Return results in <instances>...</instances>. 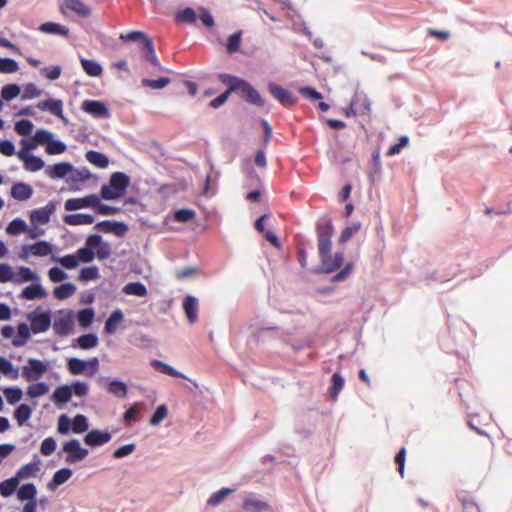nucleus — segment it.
Here are the masks:
<instances>
[{
	"label": "nucleus",
	"instance_id": "nucleus-47",
	"mask_svg": "<svg viewBox=\"0 0 512 512\" xmlns=\"http://www.w3.org/2000/svg\"><path fill=\"white\" fill-rule=\"evenodd\" d=\"M67 368L72 375H81L86 372V360L72 357L67 361Z\"/></svg>",
	"mask_w": 512,
	"mask_h": 512
},
{
	"label": "nucleus",
	"instance_id": "nucleus-21",
	"mask_svg": "<svg viewBox=\"0 0 512 512\" xmlns=\"http://www.w3.org/2000/svg\"><path fill=\"white\" fill-rule=\"evenodd\" d=\"M183 310L189 323H195L198 319V300L192 295H187L183 300Z\"/></svg>",
	"mask_w": 512,
	"mask_h": 512
},
{
	"label": "nucleus",
	"instance_id": "nucleus-54",
	"mask_svg": "<svg viewBox=\"0 0 512 512\" xmlns=\"http://www.w3.org/2000/svg\"><path fill=\"white\" fill-rule=\"evenodd\" d=\"M171 82L170 78L160 77L158 79L144 78L141 80V84L144 87H148L154 90H159L166 87Z\"/></svg>",
	"mask_w": 512,
	"mask_h": 512
},
{
	"label": "nucleus",
	"instance_id": "nucleus-34",
	"mask_svg": "<svg viewBox=\"0 0 512 512\" xmlns=\"http://www.w3.org/2000/svg\"><path fill=\"white\" fill-rule=\"evenodd\" d=\"M218 78L222 84L228 87L226 91H229V94L232 92H237L241 82L244 80L228 73H220Z\"/></svg>",
	"mask_w": 512,
	"mask_h": 512
},
{
	"label": "nucleus",
	"instance_id": "nucleus-2",
	"mask_svg": "<svg viewBox=\"0 0 512 512\" xmlns=\"http://www.w3.org/2000/svg\"><path fill=\"white\" fill-rule=\"evenodd\" d=\"M130 177L124 172L111 174L108 184H104L100 190V196L104 200H116L121 198L130 185Z\"/></svg>",
	"mask_w": 512,
	"mask_h": 512
},
{
	"label": "nucleus",
	"instance_id": "nucleus-43",
	"mask_svg": "<svg viewBox=\"0 0 512 512\" xmlns=\"http://www.w3.org/2000/svg\"><path fill=\"white\" fill-rule=\"evenodd\" d=\"M0 372L13 380L19 377V368L14 367L13 364L3 356H0Z\"/></svg>",
	"mask_w": 512,
	"mask_h": 512
},
{
	"label": "nucleus",
	"instance_id": "nucleus-23",
	"mask_svg": "<svg viewBox=\"0 0 512 512\" xmlns=\"http://www.w3.org/2000/svg\"><path fill=\"white\" fill-rule=\"evenodd\" d=\"M72 398V389L69 385L58 386L52 393L51 399L55 405L62 408Z\"/></svg>",
	"mask_w": 512,
	"mask_h": 512
},
{
	"label": "nucleus",
	"instance_id": "nucleus-46",
	"mask_svg": "<svg viewBox=\"0 0 512 512\" xmlns=\"http://www.w3.org/2000/svg\"><path fill=\"white\" fill-rule=\"evenodd\" d=\"M94 316L93 308H83L77 313V321L82 328H88L92 324Z\"/></svg>",
	"mask_w": 512,
	"mask_h": 512
},
{
	"label": "nucleus",
	"instance_id": "nucleus-12",
	"mask_svg": "<svg viewBox=\"0 0 512 512\" xmlns=\"http://www.w3.org/2000/svg\"><path fill=\"white\" fill-rule=\"evenodd\" d=\"M99 204V197L96 194H90L82 198H70L66 200L64 208L66 211H75L83 208H95Z\"/></svg>",
	"mask_w": 512,
	"mask_h": 512
},
{
	"label": "nucleus",
	"instance_id": "nucleus-16",
	"mask_svg": "<svg viewBox=\"0 0 512 512\" xmlns=\"http://www.w3.org/2000/svg\"><path fill=\"white\" fill-rule=\"evenodd\" d=\"M17 156L20 160L24 162V168L27 171L36 172L41 170L45 166V163L42 158L35 156L30 152L18 151Z\"/></svg>",
	"mask_w": 512,
	"mask_h": 512
},
{
	"label": "nucleus",
	"instance_id": "nucleus-40",
	"mask_svg": "<svg viewBox=\"0 0 512 512\" xmlns=\"http://www.w3.org/2000/svg\"><path fill=\"white\" fill-rule=\"evenodd\" d=\"M123 293H125L126 295H134V296H138V297H144L147 295V288L146 286L137 281V282H130L128 284H126L124 287H123Z\"/></svg>",
	"mask_w": 512,
	"mask_h": 512
},
{
	"label": "nucleus",
	"instance_id": "nucleus-33",
	"mask_svg": "<svg viewBox=\"0 0 512 512\" xmlns=\"http://www.w3.org/2000/svg\"><path fill=\"white\" fill-rule=\"evenodd\" d=\"M86 160L98 168H106L109 165V158L102 152L89 150L85 155Z\"/></svg>",
	"mask_w": 512,
	"mask_h": 512
},
{
	"label": "nucleus",
	"instance_id": "nucleus-39",
	"mask_svg": "<svg viewBox=\"0 0 512 512\" xmlns=\"http://www.w3.org/2000/svg\"><path fill=\"white\" fill-rule=\"evenodd\" d=\"M76 291V286L73 283H64L54 288V297L59 300H64L72 296Z\"/></svg>",
	"mask_w": 512,
	"mask_h": 512
},
{
	"label": "nucleus",
	"instance_id": "nucleus-64",
	"mask_svg": "<svg viewBox=\"0 0 512 512\" xmlns=\"http://www.w3.org/2000/svg\"><path fill=\"white\" fill-rule=\"evenodd\" d=\"M99 277V269L96 266L84 267L81 269L79 274V279L82 281L95 280Z\"/></svg>",
	"mask_w": 512,
	"mask_h": 512
},
{
	"label": "nucleus",
	"instance_id": "nucleus-28",
	"mask_svg": "<svg viewBox=\"0 0 512 512\" xmlns=\"http://www.w3.org/2000/svg\"><path fill=\"white\" fill-rule=\"evenodd\" d=\"M94 220L93 215L85 213L67 214L64 216V222L70 226L90 225Z\"/></svg>",
	"mask_w": 512,
	"mask_h": 512
},
{
	"label": "nucleus",
	"instance_id": "nucleus-30",
	"mask_svg": "<svg viewBox=\"0 0 512 512\" xmlns=\"http://www.w3.org/2000/svg\"><path fill=\"white\" fill-rule=\"evenodd\" d=\"M106 390L111 395L123 399L128 393L127 384L121 380L113 379L107 383Z\"/></svg>",
	"mask_w": 512,
	"mask_h": 512
},
{
	"label": "nucleus",
	"instance_id": "nucleus-56",
	"mask_svg": "<svg viewBox=\"0 0 512 512\" xmlns=\"http://www.w3.org/2000/svg\"><path fill=\"white\" fill-rule=\"evenodd\" d=\"M196 216V212L192 209L182 208L174 212V220L179 223H188Z\"/></svg>",
	"mask_w": 512,
	"mask_h": 512
},
{
	"label": "nucleus",
	"instance_id": "nucleus-26",
	"mask_svg": "<svg viewBox=\"0 0 512 512\" xmlns=\"http://www.w3.org/2000/svg\"><path fill=\"white\" fill-rule=\"evenodd\" d=\"M72 474L73 472L70 468H61L57 470L47 484L48 489L51 491L56 490L60 485L67 482Z\"/></svg>",
	"mask_w": 512,
	"mask_h": 512
},
{
	"label": "nucleus",
	"instance_id": "nucleus-3",
	"mask_svg": "<svg viewBox=\"0 0 512 512\" xmlns=\"http://www.w3.org/2000/svg\"><path fill=\"white\" fill-rule=\"evenodd\" d=\"M27 319L31 323V331L34 334L45 332L51 326V313L49 310L42 311L41 307H37L35 310L27 315Z\"/></svg>",
	"mask_w": 512,
	"mask_h": 512
},
{
	"label": "nucleus",
	"instance_id": "nucleus-9",
	"mask_svg": "<svg viewBox=\"0 0 512 512\" xmlns=\"http://www.w3.org/2000/svg\"><path fill=\"white\" fill-rule=\"evenodd\" d=\"M81 109L97 119H107L110 117L109 109L103 101L84 100L81 104Z\"/></svg>",
	"mask_w": 512,
	"mask_h": 512
},
{
	"label": "nucleus",
	"instance_id": "nucleus-15",
	"mask_svg": "<svg viewBox=\"0 0 512 512\" xmlns=\"http://www.w3.org/2000/svg\"><path fill=\"white\" fill-rule=\"evenodd\" d=\"M142 58L149 62L157 72H168V70L163 67L155 53V48L152 39L145 40V43L141 48Z\"/></svg>",
	"mask_w": 512,
	"mask_h": 512
},
{
	"label": "nucleus",
	"instance_id": "nucleus-24",
	"mask_svg": "<svg viewBox=\"0 0 512 512\" xmlns=\"http://www.w3.org/2000/svg\"><path fill=\"white\" fill-rule=\"evenodd\" d=\"M99 343L98 336L95 333H87L74 339L71 346L73 348H80L83 350H90L95 348Z\"/></svg>",
	"mask_w": 512,
	"mask_h": 512
},
{
	"label": "nucleus",
	"instance_id": "nucleus-41",
	"mask_svg": "<svg viewBox=\"0 0 512 512\" xmlns=\"http://www.w3.org/2000/svg\"><path fill=\"white\" fill-rule=\"evenodd\" d=\"M178 23L194 24L197 20L196 12L191 7H186L175 14Z\"/></svg>",
	"mask_w": 512,
	"mask_h": 512
},
{
	"label": "nucleus",
	"instance_id": "nucleus-8",
	"mask_svg": "<svg viewBox=\"0 0 512 512\" xmlns=\"http://www.w3.org/2000/svg\"><path fill=\"white\" fill-rule=\"evenodd\" d=\"M270 94L284 107H291L296 104L297 97L282 86L270 82L268 84Z\"/></svg>",
	"mask_w": 512,
	"mask_h": 512
},
{
	"label": "nucleus",
	"instance_id": "nucleus-25",
	"mask_svg": "<svg viewBox=\"0 0 512 512\" xmlns=\"http://www.w3.org/2000/svg\"><path fill=\"white\" fill-rule=\"evenodd\" d=\"M242 508L245 512H266L269 505L255 496H248L243 500Z\"/></svg>",
	"mask_w": 512,
	"mask_h": 512
},
{
	"label": "nucleus",
	"instance_id": "nucleus-44",
	"mask_svg": "<svg viewBox=\"0 0 512 512\" xmlns=\"http://www.w3.org/2000/svg\"><path fill=\"white\" fill-rule=\"evenodd\" d=\"M30 252L34 256L44 257L52 252V246L47 241L40 240L30 245Z\"/></svg>",
	"mask_w": 512,
	"mask_h": 512
},
{
	"label": "nucleus",
	"instance_id": "nucleus-32",
	"mask_svg": "<svg viewBox=\"0 0 512 512\" xmlns=\"http://www.w3.org/2000/svg\"><path fill=\"white\" fill-rule=\"evenodd\" d=\"M39 31L45 34L68 36L69 29L56 22H45L39 26Z\"/></svg>",
	"mask_w": 512,
	"mask_h": 512
},
{
	"label": "nucleus",
	"instance_id": "nucleus-13",
	"mask_svg": "<svg viewBox=\"0 0 512 512\" xmlns=\"http://www.w3.org/2000/svg\"><path fill=\"white\" fill-rule=\"evenodd\" d=\"M56 210V204L50 201L46 206L32 210L30 212V222L32 225H44L50 221L51 215Z\"/></svg>",
	"mask_w": 512,
	"mask_h": 512
},
{
	"label": "nucleus",
	"instance_id": "nucleus-49",
	"mask_svg": "<svg viewBox=\"0 0 512 512\" xmlns=\"http://www.w3.org/2000/svg\"><path fill=\"white\" fill-rule=\"evenodd\" d=\"M332 386L329 390L330 396L333 400H336L338 398V395L340 391L344 387V378L341 376L340 373L335 372L331 377Z\"/></svg>",
	"mask_w": 512,
	"mask_h": 512
},
{
	"label": "nucleus",
	"instance_id": "nucleus-51",
	"mask_svg": "<svg viewBox=\"0 0 512 512\" xmlns=\"http://www.w3.org/2000/svg\"><path fill=\"white\" fill-rule=\"evenodd\" d=\"M49 391V386L45 382H36L28 386L26 393L31 398H37L45 395Z\"/></svg>",
	"mask_w": 512,
	"mask_h": 512
},
{
	"label": "nucleus",
	"instance_id": "nucleus-20",
	"mask_svg": "<svg viewBox=\"0 0 512 512\" xmlns=\"http://www.w3.org/2000/svg\"><path fill=\"white\" fill-rule=\"evenodd\" d=\"M11 196L17 201H26L33 195V188L25 182H16L11 187Z\"/></svg>",
	"mask_w": 512,
	"mask_h": 512
},
{
	"label": "nucleus",
	"instance_id": "nucleus-35",
	"mask_svg": "<svg viewBox=\"0 0 512 512\" xmlns=\"http://www.w3.org/2000/svg\"><path fill=\"white\" fill-rule=\"evenodd\" d=\"M37 489L33 483L23 484L17 491V498L20 501H36Z\"/></svg>",
	"mask_w": 512,
	"mask_h": 512
},
{
	"label": "nucleus",
	"instance_id": "nucleus-45",
	"mask_svg": "<svg viewBox=\"0 0 512 512\" xmlns=\"http://www.w3.org/2000/svg\"><path fill=\"white\" fill-rule=\"evenodd\" d=\"M26 230H28V226L22 218L13 219L6 227L7 234L12 236L26 233Z\"/></svg>",
	"mask_w": 512,
	"mask_h": 512
},
{
	"label": "nucleus",
	"instance_id": "nucleus-11",
	"mask_svg": "<svg viewBox=\"0 0 512 512\" xmlns=\"http://www.w3.org/2000/svg\"><path fill=\"white\" fill-rule=\"evenodd\" d=\"M236 93H238L243 100L254 106L263 107L265 104V101L259 92L246 80L241 82V85Z\"/></svg>",
	"mask_w": 512,
	"mask_h": 512
},
{
	"label": "nucleus",
	"instance_id": "nucleus-31",
	"mask_svg": "<svg viewBox=\"0 0 512 512\" xmlns=\"http://www.w3.org/2000/svg\"><path fill=\"white\" fill-rule=\"evenodd\" d=\"M46 295V290L39 283L31 284L25 287L21 292V297L26 300L41 299Z\"/></svg>",
	"mask_w": 512,
	"mask_h": 512
},
{
	"label": "nucleus",
	"instance_id": "nucleus-5",
	"mask_svg": "<svg viewBox=\"0 0 512 512\" xmlns=\"http://www.w3.org/2000/svg\"><path fill=\"white\" fill-rule=\"evenodd\" d=\"M74 328L73 314L70 310H59L54 318L53 329L59 336H67Z\"/></svg>",
	"mask_w": 512,
	"mask_h": 512
},
{
	"label": "nucleus",
	"instance_id": "nucleus-10",
	"mask_svg": "<svg viewBox=\"0 0 512 512\" xmlns=\"http://www.w3.org/2000/svg\"><path fill=\"white\" fill-rule=\"evenodd\" d=\"M60 10L64 15L70 12L82 18H88L92 13L91 8L81 0H63Z\"/></svg>",
	"mask_w": 512,
	"mask_h": 512
},
{
	"label": "nucleus",
	"instance_id": "nucleus-52",
	"mask_svg": "<svg viewBox=\"0 0 512 512\" xmlns=\"http://www.w3.org/2000/svg\"><path fill=\"white\" fill-rule=\"evenodd\" d=\"M32 415V408L27 404H20L14 411L18 425L22 426Z\"/></svg>",
	"mask_w": 512,
	"mask_h": 512
},
{
	"label": "nucleus",
	"instance_id": "nucleus-62",
	"mask_svg": "<svg viewBox=\"0 0 512 512\" xmlns=\"http://www.w3.org/2000/svg\"><path fill=\"white\" fill-rule=\"evenodd\" d=\"M233 492V489L222 488L219 491L213 493L207 500V504L210 506H216L220 504L227 495Z\"/></svg>",
	"mask_w": 512,
	"mask_h": 512
},
{
	"label": "nucleus",
	"instance_id": "nucleus-36",
	"mask_svg": "<svg viewBox=\"0 0 512 512\" xmlns=\"http://www.w3.org/2000/svg\"><path fill=\"white\" fill-rule=\"evenodd\" d=\"M82 68L84 72L91 77H98L102 74L103 68L101 64L95 60H90L86 58L80 59Z\"/></svg>",
	"mask_w": 512,
	"mask_h": 512
},
{
	"label": "nucleus",
	"instance_id": "nucleus-19",
	"mask_svg": "<svg viewBox=\"0 0 512 512\" xmlns=\"http://www.w3.org/2000/svg\"><path fill=\"white\" fill-rule=\"evenodd\" d=\"M150 365L158 372L162 373V374H165V375H169V376H172V377H177V378H183V379H187L189 380L193 386L195 388L198 387L197 383L195 381H191L188 377H186L182 372L176 370L174 367H172L171 365L161 361V360H157V359H154L151 361Z\"/></svg>",
	"mask_w": 512,
	"mask_h": 512
},
{
	"label": "nucleus",
	"instance_id": "nucleus-29",
	"mask_svg": "<svg viewBox=\"0 0 512 512\" xmlns=\"http://www.w3.org/2000/svg\"><path fill=\"white\" fill-rule=\"evenodd\" d=\"M124 315L121 309L114 310L106 319L104 331L106 334H114L118 325L123 321Z\"/></svg>",
	"mask_w": 512,
	"mask_h": 512
},
{
	"label": "nucleus",
	"instance_id": "nucleus-59",
	"mask_svg": "<svg viewBox=\"0 0 512 512\" xmlns=\"http://www.w3.org/2000/svg\"><path fill=\"white\" fill-rule=\"evenodd\" d=\"M66 149L67 146L63 141L52 138L46 146V153L49 155H58L64 153Z\"/></svg>",
	"mask_w": 512,
	"mask_h": 512
},
{
	"label": "nucleus",
	"instance_id": "nucleus-6",
	"mask_svg": "<svg viewBox=\"0 0 512 512\" xmlns=\"http://www.w3.org/2000/svg\"><path fill=\"white\" fill-rule=\"evenodd\" d=\"M63 450L67 453L66 462L76 463L84 460L88 454V449L81 446L78 439H71L63 444Z\"/></svg>",
	"mask_w": 512,
	"mask_h": 512
},
{
	"label": "nucleus",
	"instance_id": "nucleus-17",
	"mask_svg": "<svg viewBox=\"0 0 512 512\" xmlns=\"http://www.w3.org/2000/svg\"><path fill=\"white\" fill-rule=\"evenodd\" d=\"M111 438L110 432L93 429L85 435L84 442L88 446L96 447L108 443Z\"/></svg>",
	"mask_w": 512,
	"mask_h": 512
},
{
	"label": "nucleus",
	"instance_id": "nucleus-22",
	"mask_svg": "<svg viewBox=\"0 0 512 512\" xmlns=\"http://www.w3.org/2000/svg\"><path fill=\"white\" fill-rule=\"evenodd\" d=\"M73 170V165L70 162H60L46 169V174L52 179H62L69 176L70 171Z\"/></svg>",
	"mask_w": 512,
	"mask_h": 512
},
{
	"label": "nucleus",
	"instance_id": "nucleus-60",
	"mask_svg": "<svg viewBox=\"0 0 512 512\" xmlns=\"http://www.w3.org/2000/svg\"><path fill=\"white\" fill-rule=\"evenodd\" d=\"M19 70L18 62L12 58H1L0 72L4 74L15 73Z\"/></svg>",
	"mask_w": 512,
	"mask_h": 512
},
{
	"label": "nucleus",
	"instance_id": "nucleus-7",
	"mask_svg": "<svg viewBox=\"0 0 512 512\" xmlns=\"http://www.w3.org/2000/svg\"><path fill=\"white\" fill-rule=\"evenodd\" d=\"M101 241V235L99 234H91L87 237L86 243L84 247H81L77 250L76 256L78 258V262L81 261L83 263L91 262L95 257V248Z\"/></svg>",
	"mask_w": 512,
	"mask_h": 512
},
{
	"label": "nucleus",
	"instance_id": "nucleus-50",
	"mask_svg": "<svg viewBox=\"0 0 512 512\" xmlns=\"http://www.w3.org/2000/svg\"><path fill=\"white\" fill-rule=\"evenodd\" d=\"M353 99L356 100V107L360 113L367 114L370 112L371 103L365 93L356 91Z\"/></svg>",
	"mask_w": 512,
	"mask_h": 512
},
{
	"label": "nucleus",
	"instance_id": "nucleus-1",
	"mask_svg": "<svg viewBox=\"0 0 512 512\" xmlns=\"http://www.w3.org/2000/svg\"><path fill=\"white\" fill-rule=\"evenodd\" d=\"M334 227L328 216L319 218L316 224V233L318 238V251L321 258V266L317 270L319 273L329 274L336 271L343 263V253L336 252L331 254Z\"/></svg>",
	"mask_w": 512,
	"mask_h": 512
},
{
	"label": "nucleus",
	"instance_id": "nucleus-27",
	"mask_svg": "<svg viewBox=\"0 0 512 512\" xmlns=\"http://www.w3.org/2000/svg\"><path fill=\"white\" fill-rule=\"evenodd\" d=\"M41 460L38 455H34V460L23 465L15 474V476L20 481L21 479H26L32 476H35L36 472L39 471V465Z\"/></svg>",
	"mask_w": 512,
	"mask_h": 512
},
{
	"label": "nucleus",
	"instance_id": "nucleus-4",
	"mask_svg": "<svg viewBox=\"0 0 512 512\" xmlns=\"http://www.w3.org/2000/svg\"><path fill=\"white\" fill-rule=\"evenodd\" d=\"M48 370V365L36 358H28L27 364L21 368V376L27 381H38Z\"/></svg>",
	"mask_w": 512,
	"mask_h": 512
},
{
	"label": "nucleus",
	"instance_id": "nucleus-38",
	"mask_svg": "<svg viewBox=\"0 0 512 512\" xmlns=\"http://www.w3.org/2000/svg\"><path fill=\"white\" fill-rule=\"evenodd\" d=\"M91 177H92V174L87 167H81V168H77V169H75L73 167V170L70 171V173H69L67 181L73 182V183L85 182L86 180L90 179Z\"/></svg>",
	"mask_w": 512,
	"mask_h": 512
},
{
	"label": "nucleus",
	"instance_id": "nucleus-48",
	"mask_svg": "<svg viewBox=\"0 0 512 512\" xmlns=\"http://www.w3.org/2000/svg\"><path fill=\"white\" fill-rule=\"evenodd\" d=\"M72 432L76 434L84 433L89 428L88 419L83 414H77L73 420H71Z\"/></svg>",
	"mask_w": 512,
	"mask_h": 512
},
{
	"label": "nucleus",
	"instance_id": "nucleus-63",
	"mask_svg": "<svg viewBox=\"0 0 512 512\" xmlns=\"http://www.w3.org/2000/svg\"><path fill=\"white\" fill-rule=\"evenodd\" d=\"M33 123L28 119H22L15 123V131L21 136H28L32 133Z\"/></svg>",
	"mask_w": 512,
	"mask_h": 512
},
{
	"label": "nucleus",
	"instance_id": "nucleus-14",
	"mask_svg": "<svg viewBox=\"0 0 512 512\" xmlns=\"http://www.w3.org/2000/svg\"><path fill=\"white\" fill-rule=\"evenodd\" d=\"M94 228L103 233H112L117 237H123L128 231L126 223L114 220H103L98 222Z\"/></svg>",
	"mask_w": 512,
	"mask_h": 512
},
{
	"label": "nucleus",
	"instance_id": "nucleus-18",
	"mask_svg": "<svg viewBox=\"0 0 512 512\" xmlns=\"http://www.w3.org/2000/svg\"><path fill=\"white\" fill-rule=\"evenodd\" d=\"M37 107L42 111H49L52 115L60 118L66 122V118L63 115V102L60 99H47L37 104Z\"/></svg>",
	"mask_w": 512,
	"mask_h": 512
},
{
	"label": "nucleus",
	"instance_id": "nucleus-61",
	"mask_svg": "<svg viewBox=\"0 0 512 512\" xmlns=\"http://www.w3.org/2000/svg\"><path fill=\"white\" fill-rule=\"evenodd\" d=\"M167 414H168L167 406L165 404L159 405L149 420L150 425L157 426L158 424H160L163 421V419L167 416Z\"/></svg>",
	"mask_w": 512,
	"mask_h": 512
},
{
	"label": "nucleus",
	"instance_id": "nucleus-55",
	"mask_svg": "<svg viewBox=\"0 0 512 512\" xmlns=\"http://www.w3.org/2000/svg\"><path fill=\"white\" fill-rule=\"evenodd\" d=\"M21 92V88L18 84L12 83L4 85L1 89V96L5 101H11L15 99Z\"/></svg>",
	"mask_w": 512,
	"mask_h": 512
},
{
	"label": "nucleus",
	"instance_id": "nucleus-57",
	"mask_svg": "<svg viewBox=\"0 0 512 512\" xmlns=\"http://www.w3.org/2000/svg\"><path fill=\"white\" fill-rule=\"evenodd\" d=\"M19 279L14 278V282L39 281L40 277L28 267H19Z\"/></svg>",
	"mask_w": 512,
	"mask_h": 512
},
{
	"label": "nucleus",
	"instance_id": "nucleus-37",
	"mask_svg": "<svg viewBox=\"0 0 512 512\" xmlns=\"http://www.w3.org/2000/svg\"><path fill=\"white\" fill-rule=\"evenodd\" d=\"M30 331L31 329L26 323H19L17 326V336L12 340L13 345L15 347L24 346L31 336Z\"/></svg>",
	"mask_w": 512,
	"mask_h": 512
},
{
	"label": "nucleus",
	"instance_id": "nucleus-42",
	"mask_svg": "<svg viewBox=\"0 0 512 512\" xmlns=\"http://www.w3.org/2000/svg\"><path fill=\"white\" fill-rule=\"evenodd\" d=\"M19 480L16 476H13L9 479H6L0 483V494L3 497H9L11 496L16 490L19 485Z\"/></svg>",
	"mask_w": 512,
	"mask_h": 512
},
{
	"label": "nucleus",
	"instance_id": "nucleus-58",
	"mask_svg": "<svg viewBox=\"0 0 512 512\" xmlns=\"http://www.w3.org/2000/svg\"><path fill=\"white\" fill-rule=\"evenodd\" d=\"M6 400L13 405L22 399L23 392L19 387H7L3 390Z\"/></svg>",
	"mask_w": 512,
	"mask_h": 512
},
{
	"label": "nucleus",
	"instance_id": "nucleus-53",
	"mask_svg": "<svg viewBox=\"0 0 512 512\" xmlns=\"http://www.w3.org/2000/svg\"><path fill=\"white\" fill-rule=\"evenodd\" d=\"M242 40V31L239 30L234 34L230 35L227 39L226 43V51L228 54H233L237 52L240 48Z\"/></svg>",
	"mask_w": 512,
	"mask_h": 512
}]
</instances>
